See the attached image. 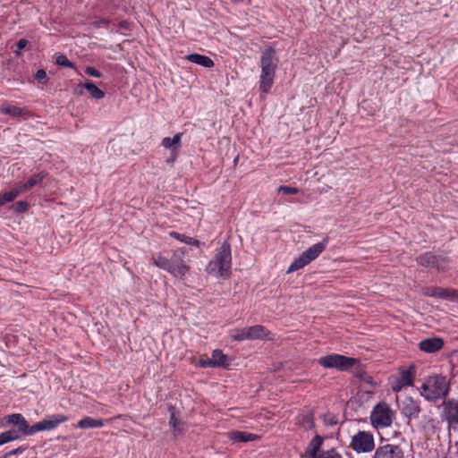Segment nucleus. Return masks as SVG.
<instances>
[{
    "mask_svg": "<svg viewBox=\"0 0 458 458\" xmlns=\"http://www.w3.org/2000/svg\"><path fill=\"white\" fill-rule=\"evenodd\" d=\"M373 458H404V456L399 445L386 444L376 449Z\"/></svg>",
    "mask_w": 458,
    "mask_h": 458,
    "instance_id": "11",
    "label": "nucleus"
},
{
    "mask_svg": "<svg viewBox=\"0 0 458 458\" xmlns=\"http://www.w3.org/2000/svg\"><path fill=\"white\" fill-rule=\"evenodd\" d=\"M324 440L325 438L320 435H315L312 437L305 450L307 458H317L320 454V452L323 451L321 450V447Z\"/></svg>",
    "mask_w": 458,
    "mask_h": 458,
    "instance_id": "20",
    "label": "nucleus"
},
{
    "mask_svg": "<svg viewBox=\"0 0 458 458\" xmlns=\"http://www.w3.org/2000/svg\"><path fill=\"white\" fill-rule=\"evenodd\" d=\"M13 208L14 209V212L21 214V213L26 212L29 209L30 204L25 200H21V201L16 202L13 206Z\"/></svg>",
    "mask_w": 458,
    "mask_h": 458,
    "instance_id": "36",
    "label": "nucleus"
},
{
    "mask_svg": "<svg viewBox=\"0 0 458 458\" xmlns=\"http://www.w3.org/2000/svg\"><path fill=\"white\" fill-rule=\"evenodd\" d=\"M441 419L445 420L449 428L458 426V401L454 399L445 400L442 403Z\"/></svg>",
    "mask_w": 458,
    "mask_h": 458,
    "instance_id": "9",
    "label": "nucleus"
},
{
    "mask_svg": "<svg viewBox=\"0 0 458 458\" xmlns=\"http://www.w3.org/2000/svg\"><path fill=\"white\" fill-rule=\"evenodd\" d=\"M35 79L42 84H45L48 81V77L47 72L44 69H39L35 73Z\"/></svg>",
    "mask_w": 458,
    "mask_h": 458,
    "instance_id": "43",
    "label": "nucleus"
},
{
    "mask_svg": "<svg viewBox=\"0 0 458 458\" xmlns=\"http://www.w3.org/2000/svg\"><path fill=\"white\" fill-rule=\"evenodd\" d=\"M323 420L327 426H331V427L335 426L338 423L336 415H335L334 413H331V412L326 413L324 415Z\"/></svg>",
    "mask_w": 458,
    "mask_h": 458,
    "instance_id": "39",
    "label": "nucleus"
},
{
    "mask_svg": "<svg viewBox=\"0 0 458 458\" xmlns=\"http://www.w3.org/2000/svg\"><path fill=\"white\" fill-rule=\"evenodd\" d=\"M327 243L328 239L324 238L321 242L309 247L290 265V267L287 269V273L299 270L307 266L308 264H310L312 260L317 259L325 250Z\"/></svg>",
    "mask_w": 458,
    "mask_h": 458,
    "instance_id": "2",
    "label": "nucleus"
},
{
    "mask_svg": "<svg viewBox=\"0 0 458 458\" xmlns=\"http://www.w3.org/2000/svg\"><path fill=\"white\" fill-rule=\"evenodd\" d=\"M27 449H28V445H20L19 447L4 454L3 455L0 456V458H9L13 455H19V454H22Z\"/></svg>",
    "mask_w": 458,
    "mask_h": 458,
    "instance_id": "37",
    "label": "nucleus"
},
{
    "mask_svg": "<svg viewBox=\"0 0 458 458\" xmlns=\"http://www.w3.org/2000/svg\"><path fill=\"white\" fill-rule=\"evenodd\" d=\"M276 69L261 68L259 76V90L262 93H268L274 84L276 77Z\"/></svg>",
    "mask_w": 458,
    "mask_h": 458,
    "instance_id": "16",
    "label": "nucleus"
},
{
    "mask_svg": "<svg viewBox=\"0 0 458 458\" xmlns=\"http://www.w3.org/2000/svg\"><path fill=\"white\" fill-rule=\"evenodd\" d=\"M171 262L167 258L158 256L153 259V264L159 268L168 271L171 268Z\"/></svg>",
    "mask_w": 458,
    "mask_h": 458,
    "instance_id": "33",
    "label": "nucleus"
},
{
    "mask_svg": "<svg viewBox=\"0 0 458 458\" xmlns=\"http://www.w3.org/2000/svg\"><path fill=\"white\" fill-rule=\"evenodd\" d=\"M317 458H343V456L335 448H330L320 452Z\"/></svg>",
    "mask_w": 458,
    "mask_h": 458,
    "instance_id": "35",
    "label": "nucleus"
},
{
    "mask_svg": "<svg viewBox=\"0 0 458 458\" xmlns=\"http://www.w3.org/2000/svg\"><path fill=\"white\" fill-rule=\"evenodd\" d=\"M217 268L218 273L223 277H228L231 274L232 252L231 244L225 241L216 254L215 259L209 263Z\"/></svg>",
    "mask_w": 458,
    "mask_h": 458,
    "instance_id": "4",
    "label": "nucleus"
},
{
    "mask_svg": "<svg viewBox=\"0 0 458 458\" xmlns=\"http://www.w3.org/2000/svg\"><path fill=\"white\" fill-rule=\"evenodd\" d=\"M21 438V435L15 429H10L0 434V445L6 443L18 440Z\"/></svg>",
    "mask_w": 458,
    "mask_h": 458,
    "instance_id": "30",
    "label": "nucleus"
},
{
    "mask_svg": "<svg viewBox=\"0 0 458 458\" xmlns=\"http://www.w3.org/2000/svg\"><path fill=\"white\" fill-rule=\"evenodd\" d=\"M252 340L270 339L271 333L262 325H255L250 327Z\"/></svg>",
    "mask_w": 458,
    "mask_h": 458,
    "instance_id": "27",
    "label": "nucleus"
},
{
    "mask_svg": "<svg viewBox=\"0 0 458 458\" xmlns=\"http://www.w3.org/2000/svg\"><path fill=\"white\" fill-rule=\"evenodd\" d=\"M279 59L275 47L268 46L261 50L260 66L261 68L277 69Z\"/></svg>",
    "mask_w": 458,
    "mask_h": 458,
    "instance_id": "12",
    "label": "nucleus"
},
{
    "mask_svg": "<svg viewBox=\"0 0 458 458\" xmlns=\"http://www.w3.org/2000/svg\"><path fill=\"white\" fill-rule=\"evenodd\" d=\"M110 23V20L106 18H100L92 22L95 28L107 27Z\"/></svg>",
    "mask_w": 458,
    "mask_h": 458,
    "instance_id": "47",
    "label": "nucleus"
},
{
    "mask_svg": "<svg viewBox=\"0 0 458 458\" xmlns=\"http://www.w3.org/2000/svg\"><path fill=\"white\" fill-rule=\"evenodd\" d=\"M350 447L356 453H369L375 448L373 434L369 431L359 430L352 437Z\"/></svg>",
    "mask_w": 458,
    "mask_h": 458,
    "instance_id": "5",
    "label": "nucleus"
},
{
    "mask_svg": "<svg viewBox=\"0 0 458 458\" xmlns=\"http://www.w3.org/2000/svg\"><path fill=\"white\" fill-rule=\"evenodd\" d=\"M318 363L325 369H335L339 371H351L352 367L359 363V359L338 353H332L320 357L318 360Z\"/></svg>",
    "mask_w": 458,
    "mask_h": 458,
    "instance_id": "3",
    "label": "nucleus"
},
{
    "mask_svg": "<svg viewBox=\"0 0 458 458\" xmlns=\"http://www.w3.org/2000/svg\"><path fill=\"white\" fill-rule=\"evenodd\" d=\"M278 192H281L285 195H293L297 194L299 191V189L296 187H291L286 185H282L278 188Z\"/></svg>",
    "mask_w": 458,
    "mask_h": 458,
    "instance_id": "42",
    "label": "nucleus"
},
{
    "mask_svg": "<svg viewBox=\"0 0 458 458\" xmlns=\"http://www.w3.org/2000/svg\"><path fill=\"white\" fill-rule=\"evenodd\" d=\"M15 198V193L13 191L0 194V207L7 202H12Z\"/></svg>",
    "mask_w": 458,
    "mask_h": 458,
    "instance_id": "38",
    "label": "nucleus"
},
{
    "mask_svg": "<svg viewBox=\"0 0 458 458\" xmlns=\"http://www.w3.org/2000/svg\"><path fill=\"white\" fill-rule=\"evenodd\" d=\"M230 338L233 341L241 342L245 340L244 328H234L230 331Z\"/></svg>",
    "mask_w": 458,
    "mask_h": 458,
    "instance_id": "34",
    "label": "nucleus"
},
{
    "mask_svg": "<svg viewBox=\"0 0 458 458\" xmlns=\"http://www.w3.org/2000/svg\"><path fill=\"white\" fill-rule=\"evenodd\" d=\"M47 175V174L46 172H40L34 174L26 181L27 186H29L30 190L32 189L33 187L40 184Z\"/></svg>",
    "mask_w": 458,
    "mask_h": 458,
    "instance_id": "31",
    "label": "nucleus"
},
{
    "mask_svg": "<svg viewBox=\"0 0 458 458\" xmlns=\"http://www.w3.org/2000/svg\"><path fill=\"white\" fill-rule=\"evenodd\" d=\"M4 420L6 424L13 425L17 427L16 431L21 436H30V427L25 417L21 413H13L4 417Z\"/></svg>",
    "mask_w": 458,
    "mask_h": 458,
    "instance_id": "10",
    "label": "nucleus"
},
{
    "mask_svg": "<svg viewBox=\"0 0 458 458\" xmlns=\"http://www.w3.org/2000/svg\"><path fill=\"white\" fill-rule=\"evenodd\" d=\"M351 372H352L354 377L360 382H364L372 387L376 386V383L373 377L368 375V373L365 370L364 365L360 362V360L359 363L355 364V366L352 367Z\"/></svg>",
    "mask_w": 458,
    "mask_h": 458,
    "instance_id": "21",
    "label": "nucleus"
},
{
    "mask_svg": "<svg viewBox=\"0 0 458 458\" xmlns=\"http://www.w3.org/2000/svg\"><path fill=\"white\" fill-rule=\"evenodd\" d=\"M302 424L306 425L309 428H312L314 427V418L312 414H306L302 417Z\"/></svg>",
    "mask_w": 458,
    "mask_h": 458,
    "instance_id": "46",
    "label": "nucleus"
},
{
    "mask_svg": "<svg viewBox=\"0 0 458 458\" xmlns=\"http://www.w3.org/2000/svg\"><path fill=\"white\" fill-rule=\"evenodd\" d=\"M185 58L193 64L206 68H211L215 65L214 61L210 57L197 53L190 54Z\"/></svg>",
    "mask_w": 458,
    "mask_h": 458,
    "instance_id": "23",
    "label": "nucleus"
},
{
    "mask_svg": "<svg viewBox=\"0 0 458 458\" xmlns=\"http://www.w3.org/2000/svg\"><path fill=\"white\" fill-rule=\"evenodd\" d=\"M69 418L64 414H53L46 417L41 421L30 427V436L38 431L52 430L57 428L61 423L67 421Z\"/></svg>",
    "mask_w": 458,
    "mask_h": 458,
    "instance_id": "7",
    "label": "nucleus"
},
{
    "mask_svg": "<svg viewBox=\"0 0 458 458\" xmlns=\"http://www.w3.org/2000/svg\"><path fill=\"white\" fill-rule=\"evenodd\" d=\"M420 394L428 401L437 402L445 398L450 391V385L443 375L429 376L421 386Z\"/></svg>",
    "mask_w": 458,
    "mask_h": 458,
    "instance_id": "1",
    "label": "nucleus"
},
{
    "mask_svg": "<svg viewBox=\"0 0 458 458\" xmlns=\"http://www.w3.org/2000/svg\"><path fill=\"white\" fill-rule=\"evenodd\" d=\"M84 72L90 76V77H94V78H101L103 77V73L101 72H99L98 69H96L95 67H92V66H87L84 70Z\"/></svg>",
    "mask_w": 458,
    "mask_h": 458,
    "instance_id": "44",
    "label": "nucleus"
},
{
    "mask_svg": "<svg viewBox=\"0 0 458 458\" xmlns=\"http://www.w3.org/2000/svg\"><path fill=\"white\" fill-rule=\"evenodd\" d=\"M418 265L425 267H433L438 271H445L448 259L443 256H437L431 251H427L416 257Z\"/></svg>",
    "mask_w": 458,
    "mask_h": 458,
    "instance_id": "8",
    "label": "nucleus"
},
{
    "mask_svg": "<svg viewBox=\"0 0 458 458\" xmlns=\"http://www.w3.org/2000/svg\"><path fill=\"white\" fill-rule=\"evenodd\" d=\"M228 437L230 440L237 443H246L256 440L259 437L255 434L240 431V430H233L228 432Z\"/></svg>",
    "mask_w": 458,
    "mask_h": 458,
    "instance_id": "22",
    "label": "nucleus"
},
{
    "mask_svg": "<svg viewBox=\"0 0 458 458\" xmlns=\"http://www.w3.org/2000/svg\"><path fill=\"white\" fill-rule=\"evenodd\" d=\"M119 28L125 30H131V23L128 21H121L118 24Z\"/></svg>",
    "mask_w": 458,
    "mask_h": 458,
    "instance_id": "50",
    "label": "nucleus"
},
{
    "mask_svg": "<svg viewBox=\"0 0 458 458\" xmlns=\"http://www.w3.org/2000/svg\"><path fill=\"white\" fill-rule=\"evenodd\" d=\"M182 132H178V133H176L172 138V140H173L172 141L174 143V146L177 153L179 152V149L181 148V139H182Z\"/></svg>",
    "mask_w": 458,
    "mask_h": 458,
    "instance_id": "48",
    "label": "nucleus"
},
{
    "mask_svg": "<svg viewBox=\"0 0 458 458\" xmlns=\"http://www.w3.org/2000/svg\"><path fill=\"white\" fill-rule=\"evenodd\" d=\"M424 295L428 297H437L440 299L446 300H456L458 299V291L454 289L449 288H442V287H431L428 288L424 293Z\"/></svg>",
    "mask_w": 458,
    "mask_h": 458,
    "instance_id": "17",
    "label": "nucleus"
},
{
    "mask_svg": "<svg viewBox=\"0 0 458 458\" xmlns=\"http://www.w3.org/2000/svg\"><path fill=\"white\" fill-rule=\"evenodd\" d=\"M105 425V420L103 419H94L89 416L82 418L79 420L77 427L80 428L87 429V428H102Z\"/></svg>",
    "mask_w": 458,
    "mask_h": 458,
    "instance_id": "25",
    "label": "nucleus"
},
{
    "mask_svg": "<svg viewBox=\"0 0 458 458\" xmlns=\"http://www.w3.org/2000/svg\"><path fill=\"white\" fill-rule=\"evenodd\" d=\"M243 328H244L245 340H252L250 327H243Z\"/></svg>",
    "mask_w": 458,
    "mask_h": 458,
    "instance_id": "51",
    "label": "nucleus"
},
{
    "mask_svg": "<svg viewBox=\"0 0 458 458\" xmlns=\"http://www.w3.org/2000/svg\"><path fill=\"white\" fill-rule=\"evenodd\" d=\"M189 269V266L185 264L182 258L174 254L168 272L175 277L182 278Z\"/></svg>",
    "mask_w": 458,
    "mask_h": 458,
    "instance_id": "19",
    "label": "nucleus"
},
{
    "mask_svg": "<svg viewBox=\"0 0 458 458\" xmlns=\"http://www.w3.org/2000/svg\"><path fill=\"white\" fill-rule=\"evenodd\" d=\"M212 360L214 361V368H224L228 369L230 366V360L228 357L224 354V352L219 350L216 349L212 352Z\"/></svg>",
    "mask_w": 458,
    "mask_h": 458,
    "instance_id": "26",
    "label": "nucleus"
},
{
    "mask_svg": "<svg viewBox=\"0 0 458 458\" xmlns=\"http://www.w3.org/2000/svg\"><path fill=\"white\" fill-rule=\"evenodd\" d=\"M79 87L85 89L90 96L95 99H101L106 93L100 89L92 81L86 80L83 83H80Z\"/></svg>",
    "mask_w": 458,
    "mask_h": 458,
    "instance_id": "24",
    "label": "nucleus"
},
{
    "mask_svg": "<svg viewBox=\"0 0 458 458\" xmlns=\"http://www.w3.org/2000/svg\"><path fill=\"white\" fill-rule=\"evenodd\" d=\"M172 138L170 137H165L162 140V143L161 145L165 148H170L171 149V154H174V157H177V152H176V149L174 146V143L172 141Z\"/></svg>",
    "mask_w": 458,
    "mask_h": 458,
    "instance_id": "40",
    "label": "nucleus"
},
{
    "mask_svg": "<svg viewBox=\"0 0 458 458\" xmlns=\"http://www.w3.org/2000/svg\"><path fill=\"white\" fill-rule=\"evenodd\" d=\"M29 186H27L26 182L19 183L15 188H13L12 191L15 193V197H17L21 192L29 191Z\"/></svg>",
    "mask_w": 458,
    "mask_h": 458,
    "instance_id": "45",
    "label": "nucleus"
},
{
    "mask_svg": "<svg viewBox=\"0 0 458 458\" xmlns=\"http://www.w3.org/2000/svg\"><path fill=\"white\" fill-rule=\"evenodd\" d=\"M444 345V340L438 336L423 339L418 344L419 349L426 353H436L440 351Z\"/></svg>",
    "mask_w": 458,
    "mask_h": 458,
    "instance_id": "15",
    "label": "nucleus"
},
{
    "mask_svg": "<svg viewBox=\"0 0 458 458\" xmlns=\"http://www.w3.org/2000/svg\"><path fill=\"white\" fill-rule=\"evenodd\" d=\"M29 40L26 38H21L16 43V50L14 51L15 56L19 57L21 55V51L28 46Z\"/></svg>",
    "mask_w": 458,
    "mask_h": 458,
    "instance_id": "41",
    "label": "nucleus"
},
{
    "mask_svg": "<svg viewBox=\"0 0 458 458\" xmlns=\"http://www.w3.org/2000/svg\"><path fill=\"white\" fill-rule=\"evenodd\" d=\"M370 420L375 427H389L393 421V412L389 405L386 403H377L370 414Z\"/></svg>",
    "mask_w": 458,
    "mask_h": 458,
    "instance_id": "6",
    "label": "nucleus"
},
{
    "mask_svg": "<svg viewBox=\"0 0 458 458\" xmlns=\"http://www.w3.org/2000/svg\"><path fill=\"white\" fill-rule=\"evenodd\" d=\"M55 63H56L57 65H59L61 67L71 68V69H73V70L77 69L75 64L71 62L67 58V56L63 55V54H56L55 55Z\"/></svg>",
    "mask_w": 458,
    "mask_h": 458,
    "instance_id": "32",
    "label": "nucleus"
},
{
    "mask_svg": "<svg viewBox=\"0 0 458 458\" xmlns=\"http://www.w3.org/2000/svg\"><path fill=\"white\" fill-rule=\"evenodd\" d=\"M175 158L176 157H174V154H171V157L167 160V163H173Z\"/></svg>",
    "mask_w": 458,
    "mask_h": 458,
    "instance_id": "52",
    "label": "nucleus"
},
{
    "mask_svg": "<svg viewBox=\"0 0 458 458\" xmlns=\"http://www.w3.org/2000/svg\"><path fill=\"white\" fill-rule=\"evenodd\" d=\"M0 113L5 115H9L11 117L23 119H26L30 114L27 108H21L16 106H12L7 102L2 104V106H0Z\"/></svg>",
    "mask_w": 458,
    "mask_h": 458,
    "instance_id": "18",
    "label": "nucleus"
},
{
    "mask_svg": "<svg viewBox=\"0 0 458 458\" xmlns=\"http://www.w3.org/2000/svg\"><path fill=\"white\" fill-rule=\"evenodd\" d=\"M199 365L202 368L214 367V361L212 358H207L206 360H200Z\"/></svg>",
    "mask_w": 458,
    "mask_h": 458,
    "instance_id": "49",
    "label": "nucleus"
},
{
    "mask_svg": "<svg viewBox=\"0 0 458 458\" xmlns=\"http://www.w3.org/2000/svg\"><path fill=\"white\" fill-rule=\"evenodd\" d=\"M416 374L415 365L411 364L407 369H403L401 370V377L397 379V382L393 386L394 392H399L404 386H413L414 378Z\"/></svg>",
    "mask_w": 458,
    "mask_h": 458,
    "instance_id": "13",
    "label": "nucleus"
},
{
    "mask_svg": "<svg viewBox=\"0 0 458 458\" xmlns=\"http://www.w3.org/2000/svg\"><path fill=\"white\" fill-rule=\"evenodd\" d=\"M168 411L170 414L169 426L174 432H176V431L181 432V429L179 428V425H180L179 411L174 405L168 406Z\"/></svg>",
    "mask_w": 458,
    "mask_h": 458,
    "instance_id": "28",
    "label": "nucleus"
},
{
    "mask_svg": "<svg viewBox=\"0 0 458 458\" xmlns=\"http://www.w3.org/2000/svg\"><path fill=\"white\" fill-rule=\"evenodd\" d=\"M169 235L172 237V238H174L182 242H184L188 245H192V246H196V247H200L201 245H205L204 242H199V240L197 239H194L192 237H190V236H186L185 234H182V233H179L177 232H171L169 233Z\"/></svg>",
    "mask_w": 458,
    "mask_h": 458,
    "instance_id": "29",
    "label": "nucleus"
},
{
    "mask_svg": "<svg viewBox=\"0 0 458 458\" xmlns=\"http://www.w3.org/2000/svg\"><path fill=\"white\" fill-rule=\"evenodd\" d=\"M421 408L420 403L411 396L405 397L402 403L401 412L408 420L417 419Z\"/></svg>",
    "mask_w": 458,
    "mask_h": 458,
    "instance_id": "14",
    "label": "nucleus"
}]
</instances>
